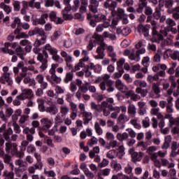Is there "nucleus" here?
<instances>
[{"label": "nucleus", "instance_id": "obj_35", "mask_svg": "<svg viewBox=\"0 0 179 179\" xmlns=\"http://www.w3.org/2000/svg\"><path fill=\"white\" fill-rule=\"evenodd\" d=\"M88 68H89V69L94 71V72H95V73H100V72H101V65H100V64L94 65V64H93V63H90L88 64Z\"/></svg>", "mask_w": 179, "mask_h": 179}, {"label": "nucleus", "instance_id": "obj_3", "mask_svg": "<svg viewBox=\"0 0 179 179\" xmlns=\"http://www.w3.org/2000/svg\"><path fill=\"white\" fill-rule=\"evenodd\" d=\"M110 78H111L110 74L103 75V80L99 83V87L102 92L106 91L108 93L114 92L113 82Z\"/></svg>", "mask_w": 179, "mask_h": 179}, {"label": "nucleus", "instance_id": "obj_51", "mask_svg": "<svg viewBox=\"0 0 179 179\" xmlns=\"http://www.w3.org/2000/svg\"><path fill=\"white\" fill-rule=\"evenodd\" d=\"M116 138L117 141H120V142H123V141H125V139H128L129 138L128 133L127 132H124L122 134L117 133Z\"/></svg>", "mask_w": 179, "mask_h": 179}, {"label": "nucleus", "instance_id": "obj_34", "mask_svg": "<svg viewBox=\"0 0 179 179\" xmlns=\"http://www.w3.org/2000/svg\"><path fill=\"white\" fill-rule=\"evenodd\" d=\"M178 88L176 91L173 92V97L176 98V109L179 111V78L177 80Z\"/></svg>", "mask_w": 179, "mask_h": 179}, {"label": "nucleus", "instance_id": "obj_29", "mask_svg": "<svg viewBox=\"0 0 179 179\" xmlns=\"http://www.w3.org/2000/svg\"><path fill=\"white\" fill-rule=\"evenodd\" d=\"M106 50H103V48L100 45L96 48V52L97 55H95L94 58L95 59H104V57H106V55L104 54V51Z\"/></svg>", "mask_w": 179, "mask_h": 179}, {"label": "nucleus", "instance_id": "obj_50", "mask_svg": "<svg viewBox=\"0 0 179 179\" xmlns=\"http://www.w3.org/2000/svg\"><path fill=\"white\" fill-rule=\"evenodd\" d=\"M106 157L108 159H110L113 160V159H115V157H118V155L117 154V150H110L106 153Z\"/></svg>", "mask_w": 179, "mask_h": 179}, {"label": "nucleus", "instance_id": "obj_16", "mask_svg": "<svg viewBox=\"0 0 179 179\" xmlns=\"http://www.w3.org/2000/svg\"><path fill=\"white\" fill-rule=\"evenodd\" d=\"M115 87L119 92L122 93H127L128 92V87L125 85V83L122 82L120 79H117L115 81Z\"/></svg>", "mask_w": 179, "mask_h": 179}, {"label": "nucleus", "instance_id": "obj_42", "mask_svg": "<svg viewBox=\"0 0 179 179\" xmlns=\"http://www.w3.org/2000/svg\"><path fill=\"white\" fill-rule=\"evenodd\" d=\"M116 151L119 159H122V157L125 156V147H124V145H120Z\"/></svg>", "mask_w": 179, "mask_h": 179}, {"label": "nucleus", "instance_id": "obj_15", "mask_svg": "<svg viewBox=\"0 0 179 179\" xmlns=\"http://www.w3.org/2000/svg\"><path fill=\"white\" fill-rule=\"evenodd\" d=\"M41 124L43 125L42 129L43 131H48V129L52 127V119L44 117L41 120Z\"/></svg>", "mask_w": 179, "mask_h": 179}, {"label": "nucleus", "instance_id": "obj_36", "mask_svg": "<svg viewBox=\"0 0 179 179\" xmlns=\"http://www.w3.org/2000/svg\"><path fill=\"white\" fill-rule=\"evenodd\" d=\"M94 19L95 20V22H97L98 23L106 22L107 20V16L103 13H99L94 15Z\"/></svg>", "mask_w": 179, "mask_h": 179}, {"label": "nucleus", "instance_id": "obj_12", "mask_svg": "<svg viewBox=\"0 0 179 179\" xmlns=\"http://www.w3.org/2000/svg\"><path fill=\"white\" fill-rule=\"evenodd\" d=\"M92 41H93L94 44H98L100 45L103 50H106V47H107V44L104 43V37L103 35H99L97 34H95L92 37Z\"/></svg>", "mask_w": 179, "mask_h": 179}, {"label": "nucleus", "instance_id": "obj_28", "mask_svg": "<svg viewBox=\"0 0 179 179\" xmlns=\"http://www.w3.org/2000/svg\"><path fill=\"white\" fill-rule=\"evenodd\" d=\"M73 57L71 55H69L67 57L64 59V61L66 62V71H71L72 68H73V66L72 65V60Z\"/></svg>", "mask_w": 179, "mask_h": 179}, {"label": "nucleus", "instance_id": "obj_27", "mask_svg": "<svg viewBox=\"0 0 179 179\" xmlns=\"http://www.w3.org/2000/svg\"><path fill=\"white\" fill-rule=\"evenodd\" d=\"M13 135V129L9 127L3 132V136L6 142H10V136Z\"/></svg>", "mask_w": 179, "mask_h": 179}, {"label": "nucleus", "instance_id": "obj_22", "mask_svg": "<svg viewBox=\"0 0 179 179\" xmlns=\"http://www.w3.org/2000/svg\"><path fill=\"white\" fill-rule=\"evenodd\" d=\"M137 30L140 34H143L144 37L149 36V29L145 25L140 24L137 27Z\"/></svg>", "mask_w": 179, "mask_h": 179}, {"label": "nucleus", "instance_id": "obj_20", "mask_svg": "<svg viewBox=\"0 0 179 179\" xmlns=\"http://www.w3.org/2000/svg\"><path fill=\"white\" fill-rule=\"evenodd\" d=\"M99 1L90 0L89 8L92 13H97L99 12Z\"/></svg>", "mask_w": 179, "mask_h": 179}, {"label": "nucleus", "instance_id": "obj_59", "mask_svg": "<svg viewBox=\"0 0 179 179\" xmlns=\"http://www.w3.org/2000/svg\"><path fill=\"white\" fill-rule=\"evenodd\" d=\"M127 94L131 96V99L134 101H137V100L141 99V96L136 94L134 93V91L131 90L127 92Z\"/></svg>", "mask_w": 179, "mask_h": 179}, {"label": "nucleus", "instance_id": "obj_17", "mask_svg": "<svg viewBox=\"0 0 179 179\" xmlns=\"http://www.w3.org/2000/svg\"><path fill=\"white\" fill-rule=\"evenodd\" d=\"M58 111V106H57V105L55 103L49 105V106L45 108L44 110V113H48V114H50V115H57Z\"/></svg>", "mask_w": 179, "mask_h": 179}, {"label": "nucleus", "instance_id": "obj_4", "mask_svg": "<svg viewBox=\"0 0 179 179\" xmlns=\"http://www.w3.org/2000/svg\"><path fill=\"white\" fill-rule=\"evenodd\" d=\"M106 9L111 10V15L113 17H115V16H117V18L113 19L117 20V22L118 19H121L122 20V23L123 24H128V15L125 14V10H124V8H117V10H115V8H113Z\"/></svg>", "mask_w": 179, "mask_h": 179}, {"label": "nucleus", "instance_id": "obj_11", "mask_svg": "<svg viewBox=\"0 0 179 179\" xmlns=\"http://www.w3.org/2000/svg\"><path fill=\"white\" fill-rule=\"evenodd\" d=\"M146 52L145 48H141V50H137V51L135 53V50H132L129 59H131V61H135V62H139L141 61V55L142 54H145Z\"/></svg>", "mask_w": 179, "mask_h": 179}, {"label": "nucleus", "instance_id": "obj_32", "mask_svg": "<svg viewBox=\"0 0 179 179\" xmlns=\"http://www.w3.org/2000/svg\"><path fill=\"white\" fill-rule=\"evenodd\" d=\"M43 165L34 164L28 168V171L29 174H34L36 173V170H43Z\"/></svg>", "mask_w": 179, "mask_h": 179}, {"label": "nucleus", "instance_id": "obj_9", "mask_svg": "<svg viewBox=\"0 0 179 179\" xmlns=\"http://www.w3.org/2000/svg\"><path fill=\"white\" fill-rule=\"evenodd\" d=\"M64 3L66 5V7L62 10L63 17L65 20H72L73 16L72 14L69 13L72 10V6H71V0H64Z\"/></svg>", "mask_w": 179, "mask_h": 179}, {"label": "nucleus", "instance_id": "obj_63", "mask_svg": "<svg viewBox=\"0 0 179 179\" xmlns=\"http://www.w3.org/2000/svg\"><path fill=\"white\" fill-rule=\"evenodd\" d=\"M152 90H153L155 94H156L155 97L160 96V95H159V94L160 93V88L159 87V85H157V84L154 83L152 85Z\"/></svg>", "mask_w": 179, "mask_h": 179}, {"label": "nucleus", "instance_id": "obj_26", "mask_svg": "<svg viewBox=\"0 0 179 179\" xmlns=\"http://www.w3.org/2000/svg\"><path fill=\"white\" fill-rule=\"evenodd\" d=\"M11 43L9 42H6L4 43V46L2 48L1 50L4 54H9V55H13L15 54V51L12 50L10 48Z\"/></svg>", "mask_w": 179, "mask_h": 179}, {"label": "nucleus", "instance_id": "obj_7", "mask_svg": "<svg viewBox=\"0 0 179 179\" xmlns=\"http://www.w3.org/2000/svg\"><path fill=\"white\" fill-rule=\"evenodd\" d=\"M5 150L6 153H10L13 156H16V157L20 159L24 156L23 152L17 150V144L15 143H6Z\"/></svg>", "mask_w": 179, "mask_h": 179}, {"label": "nucleus", "instance_id": "obj_46", "mask_svg": "<svg viewBox=\"0 0 179 179\" xmlns=\"http://www.w3.org/2000/svg\"><path fill=\"white\" fill-rule=\"evenodd\" d=\"M46 134H48L50 136H54L57 132H58V125L55 124L54 127L52 129H48V130H45Z\"/></svg>", "mask_w": 179, "mask_h": 179}, {"label": "nucleus", "instance_id": "obj_24", "mask_svg": "<svg viewBox=\"0 0 179 179\" xmlns=\"http://www.w3.org/2000/svg\"><path fill=\"white\" fill-rule=\"evenodd\" d=\"M145 154L142 152H134L131 153V160L134 163H136V162H141L142 160V157H143Z\"/></svg>", "mask_w": 179, "mask_h": 179}, {"label": "nucleus", "instance_id": "obj_49", "mask_svg": "<svg viewBox=\"0 0 179 179\" xmlns=\"http://www.w3.org/2000/svg\"><path fill=\"white\" fill-rule=\"evenodd\" d=\"M102 36L103 38H110V40H112L114 41V40H117V36L114 34H110V32L105 31L103 34Z\"/></svg>", "mask_w": 179, "mask_h": 179}, {"label": "nucleus", "instance_id": "obj_13", "mask_svg": "<svg viewBox=\"0 0 179 179\" xmlns=\"http://www.w3.org/2000/svg\"><path fill=\"white\" fill-rule=\"evenodd\" d=\"M10 48L16 51L17 55L20 57V59H24V57H26V52L22 50V47H20L18 43H13L10 45Z\"/></svg>", "mask_w": 179, "mask_h": 179}, {"label": "nucleus", "instance_id": "obj_38", "mask_svg": "<svg viewBox=\"0 0 179 179\" xmlns=\"http://www.w3.org/2000/svg\"><path fill=\"white\" fill-rule=\"evenodd\" d=\"M44 17H48V15L47 14L44 15L41 17V18H36L33 20L32 24L34 26H37V24H45V20Z\"/></svg>", "mask_w": 179, "mask_h": 179}, {"label": "nucleus", "instance_id": "obj_31", "mask_svg": "<svg viewBox=\"0 0 179 179\" xmlns=\"http://www.w3.org/2000/svg\"><path fill=\"white\" fill-rule=\"evenodd\" d=\"M117 1L113 0H106V1L103 3V6L106 9L112 8L115 9V8H117Z\"/></svg>", "mask_w": 179, "mask_h": 179}, {"label": "nucleus", "instance_id": "obj_53", "mask_svg": "<svg viewBox=\"0 0 179 179\" xmlns=\"http://www.w3.org/2000/svg\"><path fill=\"white\" fill-rule=\"evenodd\" d=\"M111 165L115 171H121V170H122V166L121 164L118 163V161L117 160H114Z\"/></svg>", "mask_w": 179, "mask_h": 179}, {"label": "nucleus", "instance_id": "obj_48", "mask_svg": "<svg viewBox=\"0 0 179 179\" xmlns=\"http://www.w3.org/2000/svg\"><path fill=\"white\" fill-rule=\"evenodd\" d=\"M0 8L1 9H3V10L5 12V13H6V15H9V13L12 12V7H10V6L6 5V3L3 2H1L0 3Z\"/></svg>", "mask_w": 179, "mask_h": 179}, {"label": "nucleus", "instance_id": "obj_45", "mask_svg": "<svg viewBox=\"0 0 179 179\" xmlns=\"http://www.w3.org/2000/svg\"><path fill=\"white\" fill-rule=\"evenodd\" d=\"M151 115H157L159 120L163 118V115L160 113V108H153L150 110Z\"/></svg>", "mask_w": 179, "mask_h": 179}, {"label": "nucleus", "instance_id": "obj_33", "mask_svg": "<svg viewBox=\"0 0 179 179\" xmlns=\"http://www.w3.org/2000/svg\"><path fill=\"white\" fill-rule=\"evenodd\" d=\"M125 128V122H118L115 125L112 127L113 132H118L120 129H124Z\"/></svg>", "mask_w": 179, "mask_h": 179}, {"label": "nucleus", "instance_id": "obj_14", "mask_svg": "<svg viewBox=\"0 0 179 179\" xmlns=\"http://www.w3.org/2000/svg\"><path fill=\"white\" fill-rule=\"evenodd\" d=\"M32 127H25L23 129V134H32V135H34L36 134V128H38L40 127V122L35 120L31 122Z\"/></svg>", "mask_w": 179, "mask_h": 179}, {"label": "nucleus", "instance_id": "obj_56", "mask_svg": "<svg viewBox=\"0 0 179 179\" xmlns=\"http://www.w3.org/2000/svg\"><path fill=\"white\" fill-rule=\"evenodd\" d=\"M85 63H83V62H81L80 60L79 61V62L75 65L74 68H72V71L73 72H76L78 71H80V69H82V68H85Z\"/></svg>", "mask_w": 179, "mask_h": 179}, {"label": "nucleus", "instance_id": "obj_25", "mask_svg": "<svg viewBox=\"0 0 179 179\" xmlns=\"http://www.w3.org/2000/svg\"><path fill=\"white\" fill-rule=\"evenodd\" d=\"M103 111L104 117L110 115V110L108 109V103L107 101H102L101 106V113Z\"/></svg>", "mask_w": 179, "mask_h": 179}, {"label": "nucleus", "instance_id": "obj_2", "mask_svg": "<svg viewBox=\"0 0 179 179\" xmlns=\"http://www.w3.org/2000/svg\"><path fill=\"white\" fill-rule=\"evenodd\" d=\"M108 109L109 111H117L121 114L117 117V121L119 122H128L129 121V117L127 115V106L122 105L120 106H113L112 104L108 103Z\"/></svg>", "mask_w": 179, "mask_h": 179}, {"label": "nucleus", "instance_id": "obj_55", "mask_svg": "<svg viewBox=\"0 0 179 179\" xmlns=\"http://www.w3.org/2000/svg\"><path fill=\"white\" fill-rule=\"evenodd\" d=\"M96 154H99L100 153V147L99 146H96L93 148L92 150L90 151L89 152V156L91 159H93L94 158V156L96 155Z\"/></svg>", "mask_w": 179, "mask_h": 179}, {"label": "nucleus", "instance_id": "obj_8", "mask_svg": "<svg viewBox=\"0 0 179 179\" xmlns=\"http://www.w3.org/2000/svg\"><path fill=\"white\" fill-rule=\"evenodd\" d=\"M118 24V20L115 19H112L111 23L110 22V20H108L107 21L104 22L102 24H99L96 26V31L98 33H101L103 30L105 29H107L110 27H113V29L117 27V25Z\"/></svg>", "mask_w": 179, "mask_h": 179}, {"label": "nucleus", "instance_id": "obj_44", "mask_svg": "<svg viewBox=\"0 0 179 179\" xmlns=\"http://www.w3.org/2000/svg\"><path fill=\"white\" fill-rule=\"evenodd\" d=\"M36 34H38V37H41L40 40L42 41L47 40V35H45V31L43 29H36Z\"/></svg>", "mask_w": 179, "mask_h": 179}, {"label": "nucleus", "instance_id": "obj_41", "mask_svg": "<svg viewBox=\"0 0 179 179\" xmlns=\"http://www.w3.org/2000/svg\"><path fill=\"white\" fill-rule=\"evenodd\" d=\"M37 103H38L39 111H41V113H44V110H45V108H46L45 105V101H44V99L38 98L37 99Z\"/></svg>", "mask_w": 179, "mask_h": 179}, {"label": "nucleus", "instance_id": "obj_54", "mask_svg": "<svg viewBox=\"0 0 179 179\" xmlns=\"http://www.w3.org/2000/svg\"><path fill=\"white\" fill-rule=\"evenodd\" d=\"M73 70L71 71L66 73V77L64 79V83H69L72 79H73Z\"/></svg>", "mask_w": 179, "mask_h": 179}, {"label": "nucleus", "instance_id": "obj_37", "mask_svg": "<svg viewBox=\"0 0 179 179\" xmlns=\"http://www.w3.org/2000/svg\"><path fill=\"white\" fill-rule=\"evenodd\" d=\"M46 79L48 82H56V83H60L62 79L61 77H58L57 74H53L52 76H47Z\"/></svg>", "mask_w": 179, "mask_h": 179}, {"label": "nucleus", "instance_id": "obj_43", "mask_svg": "<svg viewBox=\"0 0 179 179\" xmlns=\"http://www.w3.org/2000/svg\"><path fill=\"white\" fill-rule=\"evenodd\" d=\"M150 141H147V142H144V141H140L137 144V147L139 148V149H141V150H148V146H150Z\"/></svg>", "mask_w": 179, "mask_h": 179}, {"label": "nucleus", "instance_id": "obj_30", "mask_svg": "<svg viewBox=\"0 0 179 179\" xmlns=\"http://www.w3.org/2000/svg\"><path fill=\"white\" fill-rule=\"evenodd\" d=\"M127 113L131 118H134L136 115V107L135 105L130 103L127 108Z\"/></svg>", "mask_w": 179, "mask_h": 179}, {"label": "nucleus", "instance_id": "obj_21", "mask_svg": "<svg viewBox=\"0 0 179 179\" xmlns=\"http://www.w3.org/2000/svg\"><path fill=\"white\" fill-rule=\"evenodd\" d=\"M36 80H37L38 83H39L42 89L45 90L47 87H48V83L44 81V76L38 74L36 76Z\"/></svg>", "mask_w": 179, "mask_h": 179}, {"label": "nucleus", "instance_id": "obj_64", "mask_svg": "<svg viewBox=\"0 0 179 179\" xmlns=\"http://www.w3.org/2000/svg\"><path fill=\"white\" fill-rule=\"evenodd\" d=\"M3 176H4V177H6V179H13L15 178V173L12 171H6L3 172Z\"/></svg>", "mask_w": 179, "mask_h": 179}, {"label": "nucleus", "instance_id": "obj_62", "mask_svg": "<svg viewBox=\"0 0 179 179\" xmlns=\"http://www.w3.org/2000/svg\"><path fill=\"white\" fill-rule=\"evenodd\" d=\"M147 50L150 52H156V51H157V46H156L153 43H148L147 45Z\"/></svg>", "mask_w": 179, "mask_h": 179}, {"label": "nucleus", "instance_id": "obj_58", "mask_svg": "<svg viewBox=\"0 0 179 179\" xmlns=\"http://www.w3.org/2000/svg\"><path fill=\"white\" fill-rule=\"evenodd\" d=\"M160 69L164 71H166V69H167V66H166V64H158L152 68V71L154 72H157V71H160Z\"/></svg>", "mask_w": 179, "mask_h": 179}, {"label": "nucleus", "instance_id": "obj_61", "mask_svg": "<svg viewBox=\"0 0 179 179\" xmlns=\"http://www.w3.org/2000/svg\"><path fill=\"white\" fill-rule=\"evenodd\" d=\"M91 108L92 110H95L98 113H101V104H96L94 102H91Z\"/></svg>", "mask_w": 179, "mask_h": 179}, {"label": "nucleus", "instance_id": "obj_10", "mask_svg": "<svg viewBox=\"0 0 179 179\" xmlns=\"http://www.w3.org/2000/svg\"><path fill=\"white\" fill-rule=\"evenodd\" d=\"M22 93L17 96V99L18 100H27L28 99L29 100H31L33 98V96H34V94L33 93V90L30 89H21Z\"/></svg>", "mask_w": 179, "mask_h": 179}, {"label": "nucleus", "instance_id": "obj_40", "mask_svg": "<svg viewBox=\"0 0 179 179\" xmlns=\"http://www.w3.org/2000/svg\"><path fill=\"white\" fill-rule=\"evenodd\" d=\"M161 162L162 166L164 167H168V169H173L174 166H176L174 162H170V161L166 158L162 159Z\"/></svg>", "mask_w": 179, "mask_h": 179}, {"label": "nucleus", "instance_id": "obj_5", "mask_svg": "<svg viewBox=\"0 0 179 179\" xmlns=\"http://www.w3.org/2000/svg\"><path fill=\"white\" fill-rule=\"evenodd\" d=\"M3 74L0 77V83L1 85H7L10 87L13 86V79L10 77V73H9V66H5L2 68Z\"/></svg>", "mask_w": 179, "mask_h": 179}, {"label": "nucleus", "instance_id": "obj_23", "mask_svg": "<svg viewBox=\"0 0 179 179\" xmlns=\"http://www.w3.org/2000/svg\"><path fill=\"white\" fill-rule=\"evenodd\" d=\"M158 148L155 145H151L147 149V153L149 155L150 159H153V157H157V150Z\"/></svg>", "mask_w": 179, "mask_h": 179}, {"label": "nucleus", "instance_id": "obj_18", "mask_svg": "<svg viewBox=\"0 0 179 179\" xmlns=\"http://www.w3.org/2000/svg\"><path fill=\"white\" fill-rule=\"evenodd\" d=\"M105 50H106L108 57H110L112 58L113 62H116L117 59L115 58V57H117V52H115L114 47H113V45H108L106 44Z\"/></svg>", "mask_w": 179, "mask_h": 179}, {"label": "nucleus", "instance_id": "obj_52", "mask_svg": "<svg viewBox=\"0 0 179 179\" xmlns=\"http://www.w3.org/2000/svg\"><path fill=\"white\" fill-rule=\"evenodd\" d=\"M134 84L135 85V86H137V87H141V89H142V87H146V86H148V83H146V81L145 80H136L134 82Z\"/></svg>", "mask_w": 179, "mask_h": 179}, {"label": "nucleus", "instance_id": "obj_47", "mask_svg": "<svg viewBox=\"0 0 179 179\" xmlns=\"http://www.w3.org/2000/svg\"><path fill=\"white\" fill-rule=\"evenodd\" d=\"M81 57L82 59H80L81 62H83V64H85V62H87V61H89L90 59L89 52H87V50H83L81 53Z\"/></svg>", "mask_w": 179, "mask_h": 179}, {"label": "nucleus", "instance_id": "obj_39", "mask_svg": "<svg viewBox=\"0 0 179 179\" xmlns=\"http://www.w3.org/2000/svg\"><path fill=\"white\" fill-rule=\"evenodd\" d=\"M69 113V106H66V105L60 106V114H62V117L65 118Z\"/></svg>", "mask_w": 179, "mask_h": 179}, {"label": "nucleus", "instance_id": "obj_6", "mask_svg": "<svg viewBox=\"0 0 179 179\" xmlns=\"http://www.w3.org/2000/svg\"><path fill=\"white\" fill-rule=\"evenodd\" d=\"M151 24L153 26L152 27V41L153 43H160V41H163V39L166 36H167V31L165 29H161L159 34L156 30V22L155 21H151Z\"/></svg>", "mask_w": 179, "mask_h": 179}, {"label": "nucleus", "instance_id": "obj_60", "mask_svg": "<svg viewBox=\"0 0 179 179\" xmlns=\"http://www.w3.org/2000/svg\"><path fill=\"white\" fill-rule=\"evenodd\" d=\"M22 26V24L20 23V20L19 17H15L11 24V27L13 29H16V27H20Z\"/></svg>", "mask_w": 179, "mask_h": 179}, {"label": "nucleus", "instance_id": "obj_57", "mask_svg": "<svg viewBox=\"0 0 179 179\" xmlns=\"http://www.w3.org/2000/svg\"><path fill=\"white\" fill-rule=\"evenodd\" d=\"M94 129L97 135H99V136L103 135V129H101V127H100V124H99V122H97L94 123Z\"/></svg>", "mask_w": 179, "mask_h": 179}, {"label": "nucleus", "instance_id": "obj_19", "mask_svg": "<svg viewBox=\"0 0 179 179\" xmlns=\"http://www.w3.org/2000/svg\"><path fill=\"white\" fill-rule=\"evenodd\" d=\"M81 115L83 117V124L84 125H87L93 120V113L92 112L85 111L81 113Z\"/></svg>", "mask_w": 179, "mask_h": 179}, {"label": "nucleus", "instance_id": "obj_1", "mask_svg": "<svg viewBox=\"0 0 179 179\" xmlns=\"http://www.w3.org/2000/svg\"><path fill=\"white\" fill-rule=\"evenodd\" d=\"M47 51L50 55L58 54V50H57V48L51 46L50 43H47L43 48V54L38 53L37 56V60L41 64L39 66L40 72H44V71L48 68V60H47L48 53Z\"/></svg>", "mask_w": 179, "mask_h": 179}]
</instances>
